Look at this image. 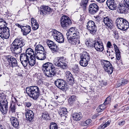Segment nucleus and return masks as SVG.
Listing matches in <instances>:
<instances>
[{
	"label": "nucleus",
	"mask_w": 129,
	"mask_h": 129,
	"mask_svg": "<svg viewBox=\"0 0 129 129\" xmlns=\"http://www.w3.org/2000/svg\"><path fill=\"white\" fill-rule=\"evenodd\" d=\"M25 41L20 38H16L12 43L10 49L12 53L16 54L20 53L24 49Z\"/></svg>",
	"instance_id": "1"
},
{
	"label": "nucleus",
	"mask_w": 129,
	"mask_h": 129,
	"mask_svg": "<svg viewBox=\"0 0 129 129\" xmlns=\"http://www.w3.org/2000/svg\"><path fill=\"white\" fill-rule=\"evenodd\" d=\"M42 69L45 75L48 77H52L55 74V68L51 63L48 62L44 64Z\"/></svg>",
	"instance_id": "2"
},
{
	"label": "nucleus",
	"mask_w": 129,
	"mask_h": 129,
	"mask_svg": "<svg viewBox=\"0 0 129 129\" xmlns=\"http://www.w3.org/2000/svg\"><path fill=\"white\" fill-rule=\"evenodd\" d=\"M26 93L29 96L35 100L39 97L40 94L39 88L37 86H32L26 88Z\"/></svg>",
	"instance_id": "3"
},
{
	"label": "nucleus",
	"mask_w": 129,
	"mask_h": 129,
	"mask_svg": "<svg viewBox=\"0 0 129 129\" xmlns=\"http://www.w3.org/2000/svg\"><path fill=\"white\" fill-rule=\"evenodd\" d=\"M67 62L66 58L63 57H57L53 61L54 63L55 66L63 69L67 68Z\"/></svg>",
	"instance_id": "4"
},
{
	"label": "nucleus",
	"mask_w": 129,
	"mask_h": 129,
	"mask_svg": "<svg viewBox=\"0 0 129 129\" xmlns=\"http://www.w3.org/2000/svg\"><path fill=\"white\" fill-rule=\"evenodd\" d=\"M54 40L58 43H62L64 41L63 36L60 32L55 30L50 32Z\"/></svg>",
	"instance_id": "5"
},
{
	"label": "nucleus",
	"mask_w": 129,
	"mask_h": 129,
	"mask_svg": "<svg viewBox=\"0 0 129 129\" xmlns=\"http://www.w3.org/2000/svg\"><path fill=\"white\" fill-rule=\"evenodd\" d=\"M4 61H7L8 62V63H6L5 65L7 67L9 66L11 63V64L10 66L12 67L17 66V65L16 60L11 56H5L4 57Z\"/></svg>",
	"instance_id": "6"
},
{
	"label": "nucleus",
	"mask_w": 129,
	"mask_h": 129,
	"mask_svg": "<svg viewBox=\"0 0 129 129\" xmlns=\"http://www.w3.org/2000/svg\"><path fill=\"white\" fill-rule=\"evenodd\" d=\"M54 83L55 86L60 89L63 91L66 90L67 83L64 80L61 79H57L55 80Z\"/></svg>",
	"instance_id": "7"
},
{
	"label": "nucleus",
	"mask_w": 129,
	"mask_h": 129,
	"mask_svg": "<svg viewBox=\"0 0 129 129\" xmlns=\"http://www.w3.org/2000/svg\"><path fill=\"white\" fill-rule=\"evenodd\" d=\"M9 36V29L6 25L0 28V36L1 37L8 39Z\"/></svg>",
	"instance_id": "8"
},
{
	"label": "nucleus",
	"mask_w": 129,
	"mask_h": 129,
	"mask_svg": "<svg viewBox=\"0 0 129 129\" xmlns=\"http://www.w3.org/2000/svg\"><path fill=\"white\" fill-rule=\"evenodd\" d=\"M0 110L4 114L6 113L8 108V102L6 99H0Z\"/></svg>",
	"instance_id": "9"
},
{
	"label": "nucleus",
	"mask_w": 129,
	"mask_h": 129,
	"mask_svg": "<svg viewBox=\"0 0 129 129\" xmlns=\"http://www.w3.org/2000/svg\"><path fill=\"white\" fill-rule=\"evenodd\" d=\"M93 47L96 51L99 52L103 51L104 49L102 42L100 40H98L93 41Z\"/></svg>",
	"instance_id": "10"
},
{
	"label": "nucleus",
	"mask_w": 129,
	"mask_h": 129,
	"mask_svg": "<svg viewBox=\"0 0 129 129\" xmlns=\"http://www.w3.org/2000/svg\"><path fill=\"white\" fill-rule=\"evenodd\" d=\"M87 28L90 33L94 34L97 30V27L94 22L92 20L89 21L87 23Z\"/></svg>",
	"instance_id": "11"
},
{
	"label": "nucleus",
	"mask_w": 129,
	"mask_h": 129,
	"mask_svg": "<svg viewBox=\"0 0 129 129\" xmlns=\"http://www.w3.org/2000/svg\"><path fill=\"white\" fill-rule=\"evenodd\" d=\"M60 22L61 26L64 28L71 24V21L69 18L65 15L62 17Z\"/></svg>",
	"instance_id": "12"
},
{
	"label": "nucleus",
	"mask_w": 129,
	"mask_h": 129,
	"mask_svg": "<svg viewBox=\"0 0 129 129\" xmlns=\"http://www.w3.org/2000/svg\"><path fill=\"white\" fill-rule=\"evenodd\" d=\"M79 33L76 28L72 27L69 30L67 34V37L71 36L72 37H77L79 36Z\"/></svg>",
	"instance_id": "13"
},
{
	"label": "nucleus",
	"mask_w": 129,
	"mask_h": 129,
	"mask_svg": "<svg viewBox=\"0 0 129 129\" xmlns=\"http://www.w3.org/2000/svg\"><path fill=\"white\" fill-rule=\"evenodd\" d=\"M46 43L47 45L53 52H56L57 51L58 49V47L53 41L50 40H47Z\"/></svg>",
	"instance_id": "14"
},
{
	"label": "nucleus",
	"mask_w": 129,
	"mask_h": 129,
	"mask_svg": "<svg viewBox=\"0 0 129 129\" xmlns=\"http://www.w3.org/2000/svg\"><path fill=\"white\" fill-rule=\"evenodd\" d=\"M99 8L97 4L92 3L90 5L89 7V13L91 14H94L99 11Z\"/></svg>",
	"instance_id": "15"
},
{
	"label": "nucleus",
	"mask_w": 129,
	"mask_h": 129,
	"mask_svg": "<svg viewBox=\"0 0 129 129\" xmlns=\"http://www.w3.org/2000/svg\"><path fill=\"white\" fill-rule=\"evenodd\" d=\"M29 57L25 53L20 54V59L22 64L24 67L27 66L28 64V60L29 59Z\"/></svg>",
	"instance_id": "16"
},
{
	"label": "nucleus",
	"mask_w": 129,
	"mask_h": 129,
	"mask_svg": "<svg viewBox=\"0 0 129 129\" xmlns=\"http://www.w3.org/2000/svg\"><path fill=\"white\" fill-rule=\"evenodd\" d=\"M40 8L41 9V10L39 11V12L43 15L49 13V12H51L52 11L51 9L47 6H42Z\"/></svg>",
	"instance_id": "17"
},
{
	"label": "nucleus",
	"mask_w": 129,
	"mask_h": 129,
	"mask_svg": "<svg viewBox=\"0 0 129 129\" xmlns=\"http://www.w3.org/2000/svg\"><path fill=\"white\" fill-rule=\"evenodd\" d=\"M68 41L74 45H78L80 43L79 36L77 37H72L71 36L67 37Z\"/></svg>",
	"instance_id": "18"
},
{
	"label": "nucleus",
	"mask_w": 129,
	"mask_h": 129,
	"mask_svg": "<svg viewBox=\"0 0 129 129\" xmlns=\"http://www.w3.org/2000/svg\"><path fill=\"white\" fill-rule=\"evenodd\" d=\"M106 4L109 8L111 10H114L116 9L117 5L114 0H107Z\"/></svg>",
	"instance_id": "19"
},
{
	"label": "nucleus",
	"mask_w": 129,
	"mask_h": 129,
	"mask_svg": "<svg viewBox=\"0 0 129 129\" xmlns=\"http://www.w3.org/2000/svg\"><path fill=\"white\" fill-rule=\"evenodd\" d=\"M103 22L107 28H109L112 26V21L109 16H106L103 18Z\"/></svg>",
	"instance_id": "20"
},
{
	"label": "nucleus",
	"mask_w": 129,
	"mask_h": 129,
	"mask_svg": "<svg viewBox=\"0 0 129 129\" xmlns=\"http://www.w3.org/2000/svg\"><path fill=\"white\" fill-rule=\"evenodd\" d=\"M31 27L29 25H26L24 26L23 28H21V31L24 36H26L30 32Z\"/></svg>",
	"instance_id": "21"
},
{
	"label": "nucleus",
	"mask_w": 129,
	"mask_h": 129,
	"mask_svg": "<svg viewBox=\"0 0 129 129\" xmlns=\"http://www.w3.org/2000/svg\"><path fill=\"white\" fill-rule=\"evenodd\" d=\"M66 74L68 83L70 85L72 84L74 82V80L71 73L69 71H67Z\"/></svg>",
	"instance_id": "22"
},
{
	"label": "nucleus",
	"mask_w": 129,
	"mask_h": 129,
	"mask_svg": "<svg viewBox=\"0 0 129 129\" xmlns=\"http://www.w3.org/2000/svg\"><path fill=\"white\" fill-rule=\"evenodd\" d=\"M25 116L26 120L30 122L33 120L34 117L33 112L31 110L27 111L26 113Z\"/></svg>",
	"instance_id": "23"
},
{
	"label": "nucleus",
	"mask_w": 129,
	"mask_h": 129,
	"mask_svg": "<svg viewBox=\"0 0 129 129\" xmlns=\"http://www.w3.org/2000/svg\"><path fill=\"white\" fill-rule=\"evenodd\" d=\"M46 52L45 51H43L36 54V58L37 59L40 60H44L46 58Z\"/></svg>",
	"instance_id": "24"
},
{
	"label": "nucleus",
	"mask_w": 129,
	"mask_h": 129,
	"mask_svg": "<svg viewBox=\"0 0 129 129\" xmlns=\"http://www.w3.org/2000/svg\"><path fill=\"white\" fill-rule=\"evenodd\" d=\"M129 27V23L128 21L124 19V22L118 29L121 30L125 31Z\"/></svg>",
	"instance_id": "25"
},
{
	"label": "nucleus",
	"mask_w": 129,
	"mask_h": 129,
	"mask_svg": "<svg viewBox=\"0 0 129 129\" xmlns=\"http://www.w3.org/2000/svg\"><path fill=\"white\" fill-rule=\"evenodd\" d=\"M108 98H107L105 100L103 104L100 105L97 108V110L98 112H100L102 111L105 108V107L104 105H106L109 103V100L108 101Z\"/></svg>",
	"instance_id": "26"
},
{
	"label": "nucleus",
	"mask_w": 129,
	"mask_h": 129,
	"mask_svg": "<svg viewBox=\"0 0 129 129\" xmlns=\"http://www.w3.org/2000/svg\"><path fill=\"white\" fill-rule=\"evenodd\" d=\"M123 0V3L124 4H121L118 7V11L120 13H125L126 12V8H128L129 9V7L126 5L125 3Z\"/></svg>",
	"instance_id": "27"
},
{
	"label": "nucleus",
	"mask_w": 129,
	"mask_h": 129,
	"mask_svg": "<svg viewBox=\"0 0 129 129\" xmlns=\"http://www.w3.org/2000/svg\"><path fill=\"white\" fill-rule=\"evenodd\" d=\"M67 113L68 111L66 108H62L60 110L59 113L61 117H62L63 118H64L67 117Z\"/></svg>",
	"instance_id": "28"
},
{
	"label": "nucleus",
	"mask_w": 129,
	"mask_h": 129,
	"mask_svg": "<svg viewBox=\"0 0 129 129\" xmlns=\"http://www.w3.org/2000/svg\"><path fill=\"white\" fill-rule=\"evenodd\" d=\"M10 120L13 126L16 128H18L19 126V123L17 119L15 117H12L10 118Z\"/></svg>",
	"instance_id": "29"
},
{
	"label": "nucleus",
	"mask_w": 129,
	"mask_h": 129,
	"mask_svg": "<svg viewBox=\"0 0 129 129\" xmlns=\"http://www.w3.org/2000/svg\"><path fill=\"white\" fill-rule=\"evenodd\" d=\"M45 51L44 47L42 45L40 44H38L37 45L35 49V53L36 54L41 52H43V51Z\"/></svg>",
	"instance_id": "30"
},
{
	"label": "nucleus",
	"mask_w": 129,
	"mask_h": 129,
	"mask_svg": "<svg viewBox=\"0 0 129 129\" xmlns=\"http://www.w3.org/2000/svg\"><path fill=\"white\" fill-rule=\"evenodd\" d=\"M26 54L29 57H35V54L33 50L31 48L27 49L26 50Z\"/></svg>",
	"instance_id": "31"
},
{
	"label": "nucleus",
	"mask_w": 129,
	"mask_h": 129,
	"mask_svg": "<svg viewBox=\"0 0 129 129\" xmlns=\"http://www.w3.org/2000/svg\"><path fill=\"white\" fill-rule=\"evenodd\" d=\"M124 19L121 17L117 18L116 20V24L118 29L124 21Z\"/></svg>",
	"instance_id": "32"
},
{
	"label": "nucleus",
	"mask_w": 129,
	"mask_h": 129,
	"mask_svg": "<svg viewBox=\"0 0 129 129\" xmlns=\"http://www.w3.org/2000/svg\"><path fill=\"white\" fill-rule=\"evenodd\" d=\"M81 59L89 60L90 56L89 54L86 52H83L81 56Z\"/></svg>",
	"instance_id": "33"
},
{
	"label": "nucleus",
	"mask_w": 129,
	"mask_h": 129,
	"mask_svg": "<svg viewBox=\"0 0 129 129\" xmlns=\"http://www.w3.org/2000/svg\"><path fill=\"white\" fill-rule=\"evenodd\" d=\"M81 114L79 113H75L73 114V117L74 120L77 121L80 120L82 118Z\"/></svg>",
	"instance_id": "34"
},
{
	"label": "nucleus",
	"mask_w": 129,
	"mask_h": 129,
	"mask_svg": "<svg viewBox=\"0 0 129 129\" xmlns=\"http://www.w3.org/2000/svg\"><path fill=\"white\" fill-rule=\"evenodd\" d=\"M29 60L28 59L27 62L30 66H33L35 65L36 63L35 57H31L29 58Z\"/></svg>",
	"instance_id": "35"
},
{
	"label": "nucleus",
	"mask_w": 129,
	"mask_h": 129,
	"mask_svg": "<svg viewBox=\"0 0 129 129\" xmlns=\"http://www.w3.org/2000/svg\"><path fill=\"white\" fill-rule=\"evenodd\" d=\"M101 62L105 70H107V66L108 65H110V63L107 60H102L101 61Z\"/></svg>",
	"instance_id": "36"
},
{
	"label": "nucleus",
	"mask_w": 129,
	"mask_h": 129,
	"mask_svg": "<svg viewBox=\"0 0 129 129\" xmlns=\"http://www.w3.org/2000/svg\"><path fill=\"white\" fill-rule=\"evenodd\" d=\"M16 107L15 105H11L10 107L9 111V113L11 115L15 114Z\"/></svg>",
	"instance_id": "37"
},
{
	"label": "nucleus",
	"mask_w": 129,
	"mask_h": 129,
	"mask_svg": "<svg viewBox=\"0 0 129 129\" xmlns=\"http://www.w3.org/2000/svg\"><path fill=\"white\" fill-rule=\"evenodd\" d=\"M76 99V96L73 95L71 96L69 99L68 102L70 105H72L73 103L74 102Z\"/></svg>",
	"instance_id": "38"
},
{
	"label": "nucleus",
	"mask_w": 129,
	"mask_h": 129,
	"mask_svg": "<svg viewBox=\"0 0 129 129\" xmlns=\"http://www.w3.org/2000/svg\"><path fill=\"white\" fill-rule=\"evenodd\" d=\"M108 65L107 66V70H105L109 74H111L113 72V68L111 63L110 65Z\"/></svg>",
	"instance_id": "39"
},
{
	"label": "nucleus",
	"mask_w": 129,
	"mask_h": 129,
	"mask_svg": "<svg viewBox=\"0 0 129 129\" xmlns=\"http://www.w3.org/2000/svg\"><path fill=\"white\" fill-rule=\"evenodd\" d=\"M85 44L88 47H93V41L92 42L90 40L86 39L85 40Z\"/></svg>",
	"instance_id": "40"
},
{
	"label": "nucleus",
	"mask_w": 129,
	"mask_h": 129,
	"mask_svg": "<svg viewBox=\"0 0 129 129\" xmlns=\"http://www.w3.org/2000/svg\"><path fill=\"white\" fill-rule=\"evenodd\" d=\"M88 0H82L80 3V5L84 9H85L87 5Z\"/></svg>",
	"instance_id": "41"
},
{
	"label": "nucleus",
	"mask_w": 129,
	"mask_h": 129,
	"mask_svg": "<svg viewBox=\"0 0 129 129\" xmlns=\"http://www.w3.org/2000/svg\"><path fill=\"white\" fill-rule=\"evenodd\" d=\"M89 61V60L81 59L80 61V64L81 66L83 67H86L88 64Z\"/></svg>",
	"instance_id": "42"
},
{
	"label": "nucleus",
	"mask_w": 129,
	"mask_h": 129,
	"mask_svg": "<svg viewBox=\"0 0 129 129\" xmlns=\"http://www.w3.org/2000/svg\"><path fill=\"white\" fill-rule=\"evenodd\" d=\"M42 116V117L44 119H50L49 115L47 112H45L43 113Z\"/></svg>",
	"instance_id": "43"
},
{
	"label": "nucleus",
	"mask_w": 129,
	"mask_h": 129,
	"mask_svg": "<svg viewBox=\"0 0 129 129\" xmlns=\"http://www.w3.org/2000/svg\"><path fill=\"white\" fill-rule=\"evenodd\" d=\"M50 129H58L57 125L54 122L51 123Z\"/></svg>",
	"instance_id": "44"
},
{
	"label": "nucleus",
	"mask_w": 129,
	"mask_h": 129,
	"mask_svg": "<svg viewBox=\"0 0 129 129\" xmlns=\"http://www.w3.org/2000/svg\"><path fill=\"white\" fill-rule=\"evenodd\" d=\"M110 123V121H108L105 124L103 125H101L99 126V128L100 129H103L107 127V126L109 125Z\"/></svg>",
	"instance_id": "45"
},
{
	"label": "nucleus",
	"mask_w": 129,
	"mask_h": 129,
	"mask_svg": "<svg viewBox=\"0 0 129 129\" xmlns=\"http://www.w3.org/2000/svg\"><path fill=\"white\" fill-rule=\"evenodd\" d=\"M6 23L4 21L3 19L0 18V28L6 25Z\"/></svg>",
	"instance_id": "46"
},
{
	"label": "nucleus",
	"mask_w": 129,
	"mask_h": 129,
	"mask_svg": "<svg viewBox=\"0 0 129 129\" xmlns=\"http://www.w3.org/2000/svg\"><path fill=\"white\" fill-rule=\"evenodd\" d=\"M116 56L117 59L118 60H119L120 58V53L119 51H118V52H115Z\"/></svg>",
	"instance_id": "47"
},
{
	"label": "nucleus",
	"mask_w": 129,
	"mask_h": 129,
	"mask_svg": "<svg viewBox=\"0 0 129 129\" xmlns=\"http://www.w3.org/2000/svg\"><path fill=\"white\" fill-rule=\"evenodd\" d=\"M128 82V81L126 79L122 80H121V84H120V85H118V86H120L121 85H124L126 84Z\"/></svg>",
	"instance_id": "48"
},
{
	"label": "nucleus",
	"mask_w": 129,
	"mask_h": 129,
	"mask_svg": "<svg viewBox=\"0 0 129 129\" xmlns=\"http://www.w3.org/2000/svg\"><path fill=\"white\" fill-rule=\"evenodd\" d=\"M79 68L77 65H75L73 68V71L75 72H77L79 71Z\"/></svg>",
	"instance_id": "49"
},
{
	"label": "nucleus",
	"mask_w": 129,
	"mask_h": 129,
	"mask_svg": "<svg viewBox=\"0 0 129 129\" xmlns=\"http://www.w3.org/2000/svg\"><path fill=\"white\" fill-rule=\"evenodd\" d=\"M24 105L27 108L30 107L32 105L31 103L29 102H25Z\"/></svg>",
	"instance_id": "50"
},
{
	"label": "nucleus",
	"mask_w": 129,
	"mask_h": 129,
	"mask_svg": "<svg viewBox=\"0 0 129 129\" xmlns=\"http://www.w3.org/2000/svg\"><path fill=\"white\" fill-rule=\"evenodd\" d=\"M107 47L108 48H110L112 47V45L110 41L108 42L107 44ZM108 49L109 50V49Z\"/></svg>",
	"instance_id": "51"
},
{
	"label": "nucleus",
	"mask_w": 129,
	"mask_h": 129,
	"mask_svg": "<svg viewBox=\"0 0 129 129\" xmlns=\"http://www.w3.org/2000/svg\"><path fill=\"white\" fill-rule=\"evenodd\" d=\"M125 121H119L118 123V125L120 126H122L124 125L125 124Z\"/></svg>",
	"instance_id": "52"
},
{
	"label": "nucleus",
	"mask_w": 129,
	"mask_h": 129,
	"mask_svg": "<svg viewBox=\"0 0 129 129\" xmlns=\"http://www.w3.org/2000/svg\"><path fill=\"white\" fill-rule=\"evenodd\" d=\"M32 29L34 30H36L37 29L39 28V24H36L34 26H32Z\"/></svg>",
	"instance_id": "53"
},
{
	"label": "nucleus",
	"mask_w": 129,
	"mask_h": 129,
	"mask_svg": "<svg viewBox=\"0 0 129 129\" xmlns=\"http://www.w3.org/2000/svg\"><path fill=\"white\" fill-rule=\"evenodd\" d=\"M91 120L90 119H89L87 120L85 122V125H86L88 124L91 122Z\"/></svg>",
	"instance_id": "54"
},
{
	"label": "nucleus",
	"mask_w": 129,
	"mask_h": 129,
	"mask_svg": "<svg viewBox=\"0 0 129 129\" xmlns=\"http://www.w3.org/2000/svg\"><path fill=\"white\" fill-rule=\"evenodd\" d=\"M113 45L115 50V51L116 52L117 51V52H118V51H119V50L118 48L116 45L114 43L113 44Z\"/></svg>",
	"instance_id": "55"
},
{
	"label": "nucleus",
	"mask_w": 129,
	"mask_h": 129,
	"mask_svg": "<svg viewBox=\"0 0 129 129\" xmlns=\"http://www.w3.org/2000/svg\"><path fill=\"white\" fill-rule=\"evenodd\" d=\"M126 5L129 7V0H124Z\"/></svg>",
	"instance_id": "56"
},
{
	"label": "nucleus",
	"mask_w": 129,
	"mask_h": 129,
	"mask_svg": "<svg viewBox=\"0 0 129 129\" xmlns=\"http://www.w3.org/2000/svg\"><path fill=\"white\" fill-rule=\"evenodd\" d=\"M15 25L18 27L19 28H20L21 29V28H23V27L24 26L21 25L20 24L18 23H16L15 24Z\"/></svg>",
	"instance_id": "57"
},
{
	"label": "nucleus",
	"mask_w": 129,
	"mask_h": 129,
	"mask_svg": "<svg viewBox=\"0 0 129 129\" xmlns=\"http://www.w3.org/2000/svg\"><path fill=\"white\" fill-rule=\"evenodd\" d=\"M37 22V21L36 19L32 18L31 19V24H32L34 23H36Z\"/></svg>",
	"instance_id": "58"
},
{
	"label": "nucleus",
	"mask_w": 129,
	"mask_h": 129,
	"mask_svg": "<svg viewBox=\"0 0 129 129\" xmlns=\"http://www.w3.org/2000/svg\"><path fill=\"white\" fill-rule=\"evenodd\" d=\"M42 105L44 107L46 106V101L45 100H43L42 102Z\"/></svg>",
	"instance_id": "59"
},
{
	"label": "nucleus",
	"mask_w": 129,
	"mask_h": 129,
	"mask_svg": "<svg viewBox=\"0 0 129 129\" xmlns=\"http://www.w3.org/2000/svg\"><path fill=\"white\" fill-rule=\"evenodd\" d=\"M99 114L98 113H96L94 114V115L93 116V118H96V117L99 116Z\"/></svg>",
	"instance_id": "60"
},
{
	"label": "nucleus",
	"mask_w": 129,
	"mask_h": 129,
	"mask_svg": "<svg viewBox=\"0 0 129 129\" xmlns=\"http://www.w3.org/2000/svg\"><path fill=\"white\" fill-rule=\"evenodd\" d=\"M96 1L100 3H101L104 2L105 0H96Z\"/></svg>",
	"instance_id": "61"
},
{
	"label": "nucleus",
	"mask_w": 129,
	"mask_h": 129,
	"mask_svg": "<svg viewBox=\"0 0 129 129\" xmlns=\"http://www.w3.org/2000/svg\"><path fill=\"white\" fill-rule=\"evenodd\" d=\"M32 24V26H34L35 25H36V24H39L37 22L36 23H34L32 24Z\"/></svg>",
	"instance_id": "62"
},
{
	"label": "nucleus",
	"mask_w": 129,
	"mask_h": 129,
	"mask_svg": "<svg viewBox=\"0 0 129 129\" xmlns=\"http://www.w3.org/2000/svg\"><path fill=\"white\" fill-rule=\"evenodd\" d=\"M4 127L3 126L1 125L0 124V129H3Z\"/></svg>",
	"instance_id": "63"
},
{
	"label": "nucleus",
	"mask_w": 129,
	"mask_h": 129,
	"mask_svg": "<svg viewBox=\"0 0 129 129\" xmlns=\"http://www.w3.org/2000/svg\"><path fill=\"white\" fill-rule=\"evenodd\" d=\"M118 106V105L116 104V105H115L114 106V108H117Z\"/></svg>",
	"instance_id": "64"
}]
</instances>
